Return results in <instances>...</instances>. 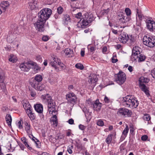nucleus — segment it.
I'll list each match as a JSON object with an SVG mask.
<instances>
[{"label":"nucleus","mask_w":155,"mask_h":155,"mask_svg":"<svg viewBox=\"0 0 155 155\" xmlns=\"http://www.w3.org/2000/svg\"><path fill=\"white\" fill-rule=\"evenodd\" d=\"M66 98L68 101L71 103H75L77 101V97L73 93H71L67 94L66 96Z\"/></svg>","instance_id":"10"},{"label":"nucleus","mask_w":155,"mask_h":155,"mask_svg":"<svg viewBox=\"0 0 155 155\" xmlns=\"http://www.w3.org/2000/svg\"><path fill=\"white\" fill-rule=\"evenodd\" d=\"M28 64L32 66H35V68H36V70H37L38 67L36 65V64L35 62L32 61H30L28 63Z\"/></svg>","instance_id":"46"},{"label":"nucleus","mask_w":155,"mask_h":155,"mask_svg":"<svg viewBox=\"0 0 155 155\" xmlns=\"http://www.w3.org/2000/svg\"><path fill=\"white\" fill-rule=\"evenodd\" d=\"M125 12L127 16L130 17L131 15V10L128 8H126L125 9Z\"/></svg>","instance_id":"39"},{"label":"nucleus","mask_w":155,"mask_h":155,"mask_svg":"<svg viewBox=\"0 0 155 155\" xmlns=\"http://www.w3.org/2000/svg\"><path fill=\"white\" fill-rule=\"evenodd\" d=\"M42 78L41 75H37L35 76V80L33 81H36L39 83L42 81Z\"/></svg>","instance_id":"36"},{"label":"nucleus","mask_w":155,"mask_h":155,"mask_svg":"<svg viewBox=\"0 0 155 155\" xmlns=\"http://www.w3.org/2000/svg\"><path fill=\"white\" fill-rule=\"evenodd\" d=\"M110 11L109 8H107L106 9H104L101 11L100 13L101 15H106L108 14Z\"/></svg>","instance_id":"35"},{"label":"nucleus","mask_w":155,"mask_h":155,"mask_svg":"<svg viewBox=\"0 0 155 155\" xmlns=\"http://www.w3.org/2000/svg\"><path fill=\"white\" fill-rule=\"evenodd\" d=\"M112 134H110L108 136L106 140V142L107 143L109 144L111 143L112 140Z\"/></svg>","instance_id":"37"},{"label":"nucleus","mask_w":155,"mask_h":155,"mask_svg":"<svg viewBox=\"0 0 155 155\" xmlns=\"http://www.w3.org/2000/svg\"><path fill=\"white\" fill-rule=\"evenodd\" d=\"M63 11V8L61 6L58 7L57 8V12L58 14H61Z\"/></svg>","instance_id":"50"},{"label":"nucleus","mask_w":155,"mask_h":155,"mask_svg":"<svg viewBox=\"0 0 155 155\" xmlns=\"http://www.w3.org/2000/svg\"><path fill=\"white\" fill-rule=\"evenodd\" d=\"M102 104L99 101V100H97L94 102L93 104V108L94 110L97 111L100 110Z\"/></svg>","instance_id":"13"},{"label":"nucleus","mask_w":155,"mask_h":155,"mask_svg":"<svg viewBox=\"0 0 155 155\" xmlns=\"http://www.w3.org/2000/svg\"><path fill=\"white\" fill-rule=\"evenodd\" d=\"M35 110L38 113H41L43 111V106L41 104H36L34 106Z\"/></svg>","instance_id":"17"},{"label":"nucleus","mask_w":155,"mask_h":155,"mask_svg":"<svg viewBox=\"0 0 155 155\" xmlns=\"http://www.w3.org/2000/svg\"><path fill=\"white\" fill-rule=\"evenodd\" d=\"M117 114L119 116H123L124 117H126V110L125 108H120L119 109L117 113Z\"/></svg>","instance_id":"25"},{"label":"nucleus","mask_w":155,"mask_h":155,"mask_svg":"<svg viewBox=\"0 0 155 155\" xmlns=\"http://www.w3.org/2000/svg\"><path fill=\"white\" fill-rule=\"evenodd\" d=\"M26 112L31 120H33L35 119V116L34 115V114L32 113L31 110L28 111L27 110Z\"/></svg>","instance_id":"27"},{"label":"nucleus","mask_w":155,"mask_h":155,"mask_svg":"<svg viewBox=\"0 0 155 155\" xmlns=\"http://www.w3.org/2000/svg\"><path fill=\"white\" fill-rule=\"evenodd\" d=\"M22 104L23 105V107L25 109L26 112L27 110L29 111L31 110V107L29 102L26 100H23L22 101Z\"/></svg>","instance_id":"14"},{"label":"nucleus","mask_w":155,"mask_h":155,"mask_svg":"<svg viewBox=\"0 0 155 155\" xmlns=\"http://www.w3.org/2000/svg\"><path fill=\"white\" fill-rule=\"evenodd\" d=\"M143 43L149 47H153L155 46V37L145 36L143 38Z\"/></svg>","instance_id":"5"},{"label":"nucleus","mask_w":155,"mask_h":155,"mask_svg":"<svg viewBox=\"0 0 155 155\" xmlns=\"http://www.w3.org/2000/svg\"><path fill=\"white\" fill-rule=\"evenodd\" d=\"M146 57L143 54H140L138 56V58H137V59L136 61H138L140 62L143 61L145 59Z\"/></svg>","instance_id":"29"},{"label":"nucleus","mask_w":155,"mask_h":155,"mask_svg":"<svg viewBox=\"0 0 155 155\" xmlns=\"http://www.w3.org/2000/svg\"><path fill=\"white\" fill-rule=\"evenodd\" d=\"M53 117H52L51 119V121L52 123V125L54 126V127H56L58 125V122L57 121V117L55 114H53Z\"/></svg>","instance_id":"19"},{"label":"nucleus","mask_w":155,"mask_h":155,"mask_svg":"<svg viewBox=\"0 0 155 155\" xmlns=\"http://www.w3.org/2000/svg\"><path fill=\"white\" fill-rule=\"evenodd\" d=\"M64 20L65 22H70V18L68 15L67 14L64 15Z\"/></svg>","instance_id":"42"},{"label":"nucleus","mask_w":155,"mask_h":155,"mask_svg":"<svg viewBox=\"0 0 155 155\" xmlns=\"http://www.w3.org/2000/svg\"><path fill=\"white\" fill-rule=\"evenodd\" d=\"M49 39L48 37L47 36H43L42 37V40L44 41H47Z\"/></svg>","instance_id":"56"},{"label":"nucleus","mask_w":155,"mask_h":155,"mask_svg":"<svg viewBox=\"0 0 155 155\" xmlns=\"http://www.w3.org/2000/svg\"><path fill=\"white\" fill-rule=\"evenodd\" d=\"M18 124L19 128L20 129L22 128L23 127L21 124V122L20 121H19L18 123Z\"/></svg>","instance_id":"62"},{"label":"nucleus","mask_w":155,"mask_h":155,"mask_svg":"<svg viewBox=\"0 0 155 155\" xmlns=\"http://www.w3.org/2000/svg\"><path fill=\"white\" fill-rule=\"evenodd\" d=\"M139 87L142 91L144 92L147 95H149V90L147 87L143 83L139 84Z\"/></svg>","instance_id":"18"},{"label":"nucleus","mask_w":155,"mask_h":155,"mask_svg":"<svg viewBox=\"0 0 155 155\" xmlns=\"http://www.w3.org/2000/svg\"><path fill=\"white\" fill-rule=\"evenodd\" d=\"M30 84L32 87L36 90L41 91L44 89L43 85L36 81H32Z\"/></svg>","instance_id":"9"},{"label":"nucleus","mask_w":155,"mask_h":155,"mask_svg":"<svg viewBox=\"0 0 155 155\" xmlns=\"http://www.w3.org/2000/svg\"><path fill=\"white\" fill-rule=\"evenodd\" d=\"M95 46L91 47L89 48L90 51L92 52H93L96 50Z\"/></svg>","instance_id":"58"},{"label":"nucleus","mask_w":155,"mask_h":155,"mask_svg":"<svg viewBox=\"0 0 155 155\" xmlns=\"http://www.w3.org/2000/svg\"><path fill=\"white\" fill-rule=\"evenodd\" d=\"M137 14L136 15H137L139 19L140 20H142L143 15L141 14V11L138 8H136Z\"/></svg>","instance_id":"31"},{"label":"nucleus","mask_w":155,"mask_h":155,"mask_svg":"<svg viewBox=\"0 0 155 155\" xmlns=\"http://www.w3.org/2000/svg\"><path fill=\"white\" fill-rule=\"evenodd\" d=\"M64 136L61 134H57L55 137L56 140L61 139L63 138Z\"/></svg>","instance_id":"43"},{"label":"nucleus","mask_w":155,"mask_h":155,"mask_svg":"<svg viewBox=\"0 0 155 155\" xmlns=\"http://www.w3.org/2000/svg\"><path fill=\"white\" fill-rule=\"evenodd\" d=\"M97 76L95 75H92L89 76V82L90 84H94L97 81Z\"/></svg>","instance_id":"22"},{"label":"nucleus","mask_w":155,"mask_h":155,"mask_svg":"<svg viewBox=\"0 0 155 155\" xmlns=\"http://www.w3.org/2000/svg\"><path fill=\"white\" fill-rule=\"evenodd\" d=\"M143 118L144 120L148 121L150 120L151 117L149 114H146L144 115Z\"/></svg>","instance_id":"40"},{"label":"nucleus","mask_w":155,"mask_h":155,"mask_svg":"<svg viewBox=\"0 0 155 155\" xmlns=\"http://www.w3.org/2000/svg\"><path fill=\"white\" fill-rule=\"evenodd\" d=\"M43 99H46L48 102V111L49 113L51 114H53V113H56L57 111L55 109V104L54 101L51 99V97H48V95L44 96L42 95Z\"/></svg>","instance_id":"4"},{"label":"nucleus","mask_w":155,"mask_h":155,"mask_svg":"<svg viewBox=\"0 0 155 155\" xmlns=\"http://www.w3.org/2000/svg\"><path fill=\"white\" fill-rule=\"evenodd\" d=\"M125 110L126 115H127V117H130L132 114V111L130 110H129L126 108H125Z\"/></svg>","instance_id":"38"},{"label":"nucleus","mask_w":155,"mask_h":155,"mask_svg":"<svg viewBox=\"0 0 155 155\" xmlns=\"http://www.w3.org/2000/svg\"><path fill=\"white\" fill-rule=\"evenodd\" d=\"M149 80L147 78H145L143 77H141L140 78L139 81V84L141 83H148L149 81Z\"/></svg>","instance_id":"30"},{"label":"nucleus","mask_w":155,"mask_h":155,"mask_svg":"<svg viewBox=\"0 0 155 155\" xmlns=\"http://www.w3.org/2000/svg\"><path fill=\"white\" fill-rule=\"evenodd\" d=\"M9 61L13 63L16 62L18 60V59L15 55L13 54H11L9 56Z\"/></svg>","instance_id":"26"},{"label":"nucleus","mask_w":155,"mask_h":155,"mask_svg":"<svg viewBox=\"0 0 155 155\" xmlns=\"http://www.w3.org/2000/svg\"><path fill=\"white\" fill-rule=\"evenodd\" d=\"M107 50V48L106 46L103 47L102 48V51L103 53L106 52Z\"/></svg>","instance_id":"63"},{"label":"nucleus","mask_w":155,"mask_h":155,"mask_svg":"<svg viewBox=\"0 0 155 155\" xmlns=\"http://www.w3.org/2000/svg\"><path fill=\"white\" fill-rule=\"evenodd\" d=\"M93 15L89 13H86L83 16V18L78 22L77 26L78 27L84 28L87 26L89 24L91 23L94 20Z\"/></svg>","instance_id":"2"},{"label":"nucleus","mask_w":155,"mask_h":155,"mask_svg":"<svg viewBox=\"0 0 155 155\" xmlns=\"http://www.w3.org/2000/svg\"><path fill=\"white\" fill-rule=\"evenodd\" d=\"M45 22L38 19L34 25L36 30L38 31L42 32L45 30L44 25Z\"/></svg>","instance_id":"6"},{"label":"nucleus","mask_w":155,"mask_h":155,"mask_svg":"<svg viewBox=\"0 0 155 155\" xmlns=\"http://www.w3.org/2000/svg\"><path fill=\"white\" fill-rule=\"evenodd\" d=\"M146 25L147 29L151 32L155 30V22L154 21L147 19L146 21Z\"/></svg>","instance_id":"8"},{"label":"nucleus","mask_w":155,"mask_h":155,"mask_svg":"<svg viewBox=\"0 0 155 155\" xmlns=\"http://www.w3.org/2000/svg\"><path fill=\"white\" fill-rule=\"evenodd\" d=\"M25 129L27 133L29 134L30 132V125L29 124L26 122L25 123Z\"/></svg>","instance_id":"34"},{"label":"nucleus","mask_w":155,"mask_h":155,"mask_svg":"<svg viewBox=\"0 0 155 155\" xmlns=\"http://www.w3.org/2000/svg\"><path fill=\"white\" fill-rule=\"evenodd\" d=\"M124 14L123 12H119L118 13V18L119 20V22H120V18L122 19L123 16H124Z\"/></svg>","instance_id":"49"},{"label":"nucleus","mask_w":155,"mask_h":155,"mask_svg":"<svg viewBox=\"0 0 155 155\" xmlns=\"http://www.w3.org/2000/svg\"><path fill=\"white\" fill-rule=\"evenodd\" d=\"M130 20L131 18L130 17H128L124 14L123 18L122 19L120 18V23L122 24L125 23L130 21Z\"/></svg>","instance_id":"23"},{"label":"nucleus","mask_w":155,"mask_h":155,"mask_svg":"<svg viewBox=\"0 0 155 155\" xmlns=\"http://www.w3.org/2000/svg\"><path fill=\"white\" fill-rule=\"evenodd\" d=\"M64 52L68 57H70L73 56V51L70 49L68 48L65 49Z\"/></svg>","instance_id":"21"},{"label":"nucleus","mask_w":155,"mask_h":155,"mask_svg":"<svg viewBox=\"0 0 155 155\" xmlns=\"http://www.w3.org/2000/svg\"><path fill=\"white\" fill-rule=\"evenodd\" d=\"M21 140L22 143L25 144V145L29 150L31 149V147H30L29 145L28 144L26 141V139L25 137H22L21 138Z\"/></svg>","instance_id":"33"},{"label":"nucleus","mask_w":155,"mask_h":155,"mask_svg":"<svg viewBox=\"0 0 155 155\" xmlns=\"http://www.w3.org/2000/svg\"><path fill=\"white\" fill-rule=\"evenodd\" d=\"M68 122L70 124H74V120L71 118L69 120Z\"/></svg>","instance_id":"60"},{"label":"nucleus","mask_w":155,"mask_h":155,"mask_svg":"<svg viewBox=\"0 0 155 155\" xmlns=\"http://www.w3.org/2000/svg\"><path fill=\"white\" fill-rule=\"evenodd\" d=\"M151 74L153 78L155 79V68L152 69L151 71Z\"/></svg>","instance_id":"53"},{"label":"nucleus","mask_w":155,"mask_h":155,"mask_svg":"<svg viewBox=\"0 0 155 155\" xmlns=\"http://www.w3.org/2000/svg\"><path fill=\"white\" fill-rule=\"evenodd\" d=\"M128 69L130 72H131L133 70V68L132 66H130L128 67Z\"/></svg>","instance_id":"64"},{"label":"nucleus","mask_w":155,"mask_h":155,"mask_svg":"<svg viewBox=\"0 0 155 155\" xmlns=\"http://www.w3.org/2000/svg\"><path fill=\"white\" fill-rule=\"evenodd\" d=\"M130 131L131 134H132L134 131V129L133 128V126H131L130 127Z\"/></svg>","instance_id":"61"},{"label":"nucleus","mask_w":155,"mask_h":155,"mask_svg":"<svg viewBox=\"0 0 155 155\" xmlns=\"http://www.w3.org/2000/svg\"><path fill=\"white\" fill-rule=\"evenodd\" d=\"M118 61V60L116 58H115L114 56V54L113 55V57L112 58V62L113 63H116Z\"/></svg>","instance_id":"55"},{"label":"nucleus","mask_w":155,"mask_h":155,"mask_svg":"<svg viewBox=\"0 0 155 155\" xmlns=\"http://www.w3.org/2000/svg\"><path fill=\"white\" fill-rule=\"evenodd\" d=\"M6 121L9 126H11V123L12 121V118L10 114H7L5 117Z\"/></svg>","instance_id":"28"},{"label":"nucleus","mask_w":155,"mask_h":155,"mask_svg":"<svg viewBox=\"0 0 155 155\" xmlns=\"http://www.w3.org/2000/svg\"><path fill=\"white\" fill-rule=\"evenodd\" d=\"M140 54L139 50L136 47H134L132 49V54L131 58L132 61H135L138 56Z\"/></svg>","instance_id":"11"},{"label":"nucleus","mask_w":155,"mask_h":155,"mask_svg":"<svg viewBox=\"0 0 155 155\" xmlns=\"http://www.w3.org/2000/svg\"><path fill=\"white\" fill-rule=\"evenodd\" d=\"M75 66L77 68L79 69L80 70H83L84 68L83 65L80 63L76 64Z\"/></svg>","instance_id":"44"},{"label":"nucleus","mask_w":155,"mask_h":155,"mask_svg":"<svg viewBox=\"0 0 155 155\" xmlns=\"http://www.w3.org/2000/svg\"><path fill=\"white\" fill-rule=\"evenodd\" d=\"M81 16V13L79 12L76 15L75 17L78 18H80Z\"/></svg>","instance_id":"59"},{"label":"nucleus","mask_w":155,"mask_h":155,"mask_svg":"<svg viewBox=\"0 0 155 155\" xmlns=\"http://www.w3.org/2000/svg\"><path fill=\"white\" fill-rule=\"evenodd\" d=\"M147 139L148 136L146 135L142 136L141 137V139L142 141H146Z\"/></svg>","instance_id":"54"},{"label":"nucleus","mask_w":155,"mask_h":155,"mask_svg":"<svg viewBox=\"0 0 155 155\" xmlns=\"http://www.w3.org/2000/svg\"><path fill=\"white\" fill-rule=\"evenodd\" d=\"M20 68L22 71H28L29 70V68L27 67L24 64H20Z\"/></svg>","instance_id":"32"},{"label":"nucleus","mask_w":155,"mask_h":155,"mask_svg":"<svg viewBox=\"0 0 155 155\" xmlns=\"http://www.w3.org/2000/svg\"><path fill=\"white\" fill-rule=\"evenodd\" d=\"M58 65H59L62 69L65 68V65L61 62L60 60H58Z\"/></svg>","instance_id":"48"},{"label":"nucleus","mask_w":155,"mask_h":155,"mask_svg":"<svg viewBox=\"0 0 155 155\" xmlns=\"http://www.w3.org/2000/svg\"><path fill=\"white\" fill-rule=\"evenodd\" d=\"M29 7L31 10L35 9L37 7L36 0H29Z\"/></svg>","instance_id":"15"},{"label":"nucleus","mask_w":155,"mask_h":155,"mask_svg":"<svg viewBox=\"0 0 155 155\" xmlns=\"http://www.w3.org/2000/svg\"><path fill=\"white\" fill-rule=\"evenodd\" d=\"M52 12L50 8H45L43 9L38 13V19L46 22L50 16Z\"/></svg>","instance_id":"3"},{"label":"nucleus","mask_w":155,"mask_h":155,"mask_svg":"<svg viewBox=\"0 0 155 155\" xmlns=\"http://www.w3.org/2000/svg\"><path fill=\"white\" fill-rule=\"evenodd\" d=\"M119 41L123 43H125L129 40L128 35L126 33H122L119 37Z\"/></svg>","instance_id":"12"},{"label":"nucleus","mask_w":155,"mask_h":155,"mask_svg":"<svg viewBox=\"0 0 155 155\" xmlns=\"http://www.w3.org/2000/svg\"><path fill=\"white\" fill-rule=\"evenodd\" d=\"M94 102L90 99H88L86 101V103L89 105H93Z\"/></svg>","instance_id":"51"},{"label":"nucleus","mask_w":155,"mask_h":155,"mask_svg":"<svg viewBox=\"0 0 155 155\" xmlns=\"http://www.w3.org/2000/svg\"><path fill=\"white\" fill-rule=\"evenodd\" d=\"M104 101L105 103L108 104L111 103L112 102V101L109 98L107 97L106 96H105Z\"/></svg>","instance_id":"45"},{"label":"nucleus","mask_w":155,"mask_h":155,"mask_svg":"<svg viewBox=\"0 0 155 155\" xmlns=\"http://www.w3.org/2000/svg\"><path fill=\"white\" fill-rule=\"evenodd\" d=\"M97 124L99 126H102L104 125V122L102 120H99L97 122Z\"/></svg>","instance_id":"52"},{"label":"nucleus","mask_w":155,"mask_h":155,"mask_svg":"<svg viewBox=\"0 0 155 155\" xmlns=\"http://www.w3.org/2000/svg\"><path fill=\"white\" fill-rule=\"evenodd\" d=\"M9 5V2L7 1H3L2 2L0 5L4 11L6 10L7 8L8 7Z\"/></svg>","instance_id":"24"},{"label":"nucleus","mask_w":155,"mask_h":155,"mask_svg":"<svg viewBox=\"0 0 155 155\" xmlns=\"http://www.w3.org/2000/svg\"><path fill=\"white\" fill-rule=\"evenodd\" d=\"M122 101L123 105L127 107L136 108L139 104L136 98L132 95H127L123 97Z\"/></svg>","instance_id":"1"},{"label":"nucleus","mask_w":155,"mask_h":155,"mask_svg":"<svg viewBox=\"0 0 155 155\" xmlns=\"http://www.w3.org/2000/svg\"><path fill=\"white\" fill-rule=\"evenodd\" d=\"M76 146L78 149L81 150L84 149V147L83 146L81 143H77Z\"/></svg>","instance_id":"47"},{"label":"nucleus","mask_w":155,"mask_h":155,"mask_svg":"<svg viewBox=\"0 0 155 155\" xmlns=\"http://www.w3.org/2000/svg\"><path fill=\"white\" fill-rule=\"evenodd\" d=\"M79 129L81 130H84L86 128V127L85 126L82 124L79 125Z\"/></svg>","instance_id":"57"},{"label":"nucleus","mask_w":155,"mask_h":155,"mask_svg":"<svg viewBox=\"0 0 155 155\" xmlns=\"http://www.w3.org/2000/svg\"><path fill=\"white\" fill-rule=\"evenodd\" d=\"M58 60H60V59L56 57H54L53 59V61H51L50 63V64L56 70L58 69V67L56 65L57 64H58Z\"/></svg>","instance_id":"20"},{"label":"nucleus","mask_w":155,"mask_h":155,"mask_svg":"<svg viewBox=\"0 0 155 155\" xmlns=\"http://www.w3.org/2000/svg\"><path fill=\"white\" fill-rule=\"evenodd\" d=\"M129 128L127 125H126V127L123 130L122 134H123L126 136L128 133Z\"/></svg>","instance_id":"41"},{"label":"nucleus","mask_w":155,"mask_h":155,"mask_svg":"<svg viewBox=\"0 0 155 155\" xmlns=\"http://www.w3.org/2000/svg\"><path fill=\"white\" fill-rule=\"evenodd\" d=\"M5 79V76L3 73L0 74V89L3 90L5 88V85L4 81Z\"/></svg>","instance_id":"16"},{"label":"nucleus","mask_w":155,"mask_h":155,"mask_svg":"<svg viewBox=\"0 0 155 155\" xmlns=\"http://www.w3.org/2000/svg\"><path fill=\"white\" fill-rule=\"evenodd\" d=\"M117 77L116 80L117 83L120 85L123 84L126 79V75L122 71H120L117 74Z\"/></svg>","instance_id":"7"}]
</instances>
